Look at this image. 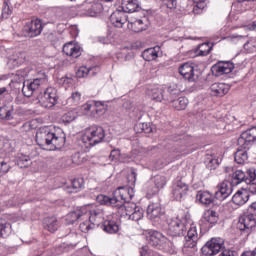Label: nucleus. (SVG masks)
<instances>
[{"instance_id":"nucleus-19","label":"nucleus","mask_w":256,"mask_h":256,"mask_svg":"<svg viewBox=\"0 0 256 256\" xmlns=\"http://www.w3.org/2000/svg\"><path fill=\"white\" fill-rule=\"evenodd\" d=\"M128 185L119 186L116 191H125L126 193H133L135 189V183L137 181V170L130 168V174H128Z\"/></svg>"},{"instance_id":"nucleus-7","label":"nucleus","mask_w":256,"mask_h":256,"mask_svg":"<svg viewBox=\"0 0 256 256\" xmlns=\"http://www.w3.org/2000/svg\"><path fill=\"white\" fill-rule=\"evenodd\" d=\"M225 249V240L221 237L212 238L202 248V255L213 256Z\"/></svg>"},{"instance_id":"nucleus-30","label":"nucleus","mask_w":256,"mask_h":256,"mask_svg":"<svg viewBox=\"0 0 256 256\" xmlns=\"http://www.w3.org/2000/svg\"><path fill=\"white\" fill-rule=\"evenodd\" d=\"M204 223L209 226V228L214 227V225H217L219 221V215L215 210H207L204 213Z\"/></svg>"},{"instance_id":"nucleus-48","label":"nucleus","mask_w":256,"mask_h":256,"mask_svg":"<svg viewBox=\"0 0 256 256\" xmlns=\"http://www.w3.org/2000/svg\"><path fill=\"white\" fill-rule=\"evenodd\" d=\"M87 76H89V67L87 66H81L76 72V77H78L79 79H83Z\"/></svg>"},{"instance_id":"nucleus-57","label":"nucleus","mask_w":256,"mask_h":256,"mask_svg":"<svg viewBox=\"0 0 256 256\" xmlns=\"http://www.w3.org/2000/svg\"><path fill=\"white\" fill-rule=\"evenodd\" d=\"M120 155H121L120 150H117V149L112 150L110 153L111 161H117V159H119Z\"/></svg>"},{"instance_id":"nucleus-1","label":"nucleus","mask_w":256,"mask_h":256,"mask_svg":"<svg viewBox=\"0 0 256 256\" xmlns=\"http://www.w3.org/2000/svg\"><path fill=\"white\" fill-rule=\"evenodd\" d=\"M168 235L171 237H184L183 253H195L197 251V243L199 241V233L195 223H187V220L179 217L172 218L168 222Z\"/></svg>"},{"instance_id":"nucleus-63","label":"nucleus","mask_w":256,"mask_h":256,"mask_svg":"<svg viewBox=\"0 0 256 256\" xmlns=\"http://www.w3.org/2000/svg\"><path fill=\"white\" fill-rule=\"evenodd\" d=\"M248 29H249L250 31H255V29H256V23L253 22L252 24H250V25L248 26Z\"/></svg>"},{"instance_id":"nucleus-62","label":"nucleus","mask_w":256,"mask_h":256,"mask_svg":"<svg viewBox=\"0 0 256 256\" xmlns=\"http://www.w3.org/2000/svg\"><path fill=\"white\" fill-rule=\"evenodd\" d=\"M174 196H176L174 198V201H181V198L183 197L181 193H176V194H174Z\"/></svg>"},{"instance_id":"nucleus-58","label":"nucleus","mask_w":256,"mask_h":256,"mask_svg":"<svg viewBox=\"0 0 256 256\" xmlns=\"http://www.w3.org/2000/svg\"><path fill=\"white\" fill-rule=\"evenodd\" d=\"M133 194L131 193H123L120 194L121 199H123L124 203H129L133 199Z\"/></svg>"},{"instance_id":"nucleus-20","label":"nucleus","mask_w":256,"mask_h":256,"mask_svg":"<svg viewBox=\"0 0 256 256\" xmlns=\"http://www.w3.org/2000/svg\"><path fill=\"white\" fill-rule=\"evenodd\" d=\"M110 23L114 27H118L119 29L123 28V25L127 23V14L123 12V10H116L110 15Z\"/></svg>"},{"instance_id":"nucleus-17","label":"nucleus","mask_w":256,"mask_h":256,"mask_svg":"<svg viewBox=\"0 0 256 256\" xmlns=\"http://www.w3.org/2000/svg\"><path fill=\"white\" fill-rule=\"evenodd\" d=\"M90 208L91 206H82L68 213L66 215V221L68 225H73L75 221H79V219H83L84 215L89 211Z\"/></svg>"},{"instance_id":"nucleus-6","label":"nucleus","mask_w":256,"mask_h":256,"mask_svg":"<svg viewBox=\"0 0 256 256\" xmlns=\"http://www.w3.org/2000/svg\"><path fill=\"white\" fill-rule=\"evenodd\" d=\"M256 225V202L250 206V211L239 217L237 229L246 233H251V230Z\"/></svg>"},{"instance_id":"nucleus-18","label":"nucleus","mask_w":256,"mask_h":256,"mask_svg":"<svg viewBox=\"0 0 256 256\" xmlns=\"http://www.w3.org/2000/svg\"><path fill=\"white\" fill-rule=\"evenodd\" d=\"M99 227H101L102 231H105V233H110L113 235L119 232V221L117 218H108L102 223L100 222Z\"/></svg>"},{"instance_id":"nucleus-21","label":"nucleus","mask_w":256,"mask_h":256,"mask_svg":"<svg viewBox=\"0 0 256 256\" xmlns=\"http://www.w3.org/2000/svg\"><path fill=\"white\" fill-rule=\"evenodd\" d=\"M164 213L165 211H163V208H161V204L159 203H151L147 207V216L151 221L159 219Z\"/></svg>"},{"instance_id":"nucleus-50","label":"nucleus","mask_w":256,"mask_h":256,"mask_svg":"<svg viewBox=\"0 0 256 256\" xmlns=\"http://www.w3.org/2000/svg\"><path fill=\"white\" fill-rule=\"evenodd\" d=\"M247 175H248V177H246L245 183H247L249 185V183H253V181H255V179H256L255 168L248 169Z\"/></svg>"},{"instance_id":"nucleus-45","label":"nucleus","mask_w":256,"mask_h":256,"mask_svg":"<svg viewBox=\"0 0 256 256\" xmlns=\"http://www.w3.org/2000/svg\"><path fill=\"white\" fill-rule=\"evenodd\" d=\"M59 85L64 87L65 89H69V87H73V78L71 77H62L58 80Z\"/></svg>"},{"instance_id":"nucleus-31","label":"nucleus","mask_w":256,"mask_h":256,"mask_svg":"<svg viewBox=\"0 0 256 256\" xmlns=\"http://www.w3.org/2000/svg\"><path fill=\"white\" fill-rule=\"evenodd\" d=\"M139 9V1L137 0H123L122 11L124 13H135Z\"/></svg>"},{"instance_id":"nucleus-5","label":"nucleus","mask_w":256,"mask_h":256,"mask_svg":"<svg viewBox=\"0 0 256 256\" xmlns=\"http://www.w3.org/2000/svg\"><path fill=\"white\" fill-rule=\"evenodd\" d=\"M82 219H86L84 222L80 223V230L82 233H89L91 229L99 227L101 221H103V211L101 209H89Z\"/></svg>"},{"instance_id":"nucleus-4","label":"nucleus","mask_w":256,"mask_h":256,"mask_svg":"<svg viewBox=\"0 0 256 256\" xmlns=\"http://www.w3.org/2000/svg\"><path fill=\"white\" fill-rule=\"evenodd\" d=\"M105 140V129L101 126H91L84 130L81 137L82 143L85 147H94V145H99Z\"/></svg>"},{"instance_id":"nucleus-43","label":"nucleus","mask_w":256,"mask_h":256,"mask_svg":"<svg viewBox=\"0 0 256 256\" xmlns=\"http://www.w3.org/2000/svg\"><path fill=\"white\" fill-rule=\"evenodd\" d=\"M77 119V110L68 111L66 114L62 116V120L64 123H71Z\"/></svg>"},{"instance_id":"nucleus-61","label":"nucleus","mask_w":256,"mask_h":256,"mask_svg":"<svg viewBox=\"0 0 256 256\" xmlns=\"http://www.w3.org/2000/svg\"><path fill=\"white\" fill-rule=\"evenodd\" d=\"M140 256H149V253L147 252V247H142L141 248Z\"/></svg>"},{"instance_id":"nucleus-24","label":"nucleus","mask_w":256,"mask_h":256,"mask_svg":"<svg viewBox=\"0 0 256 256\" xmlns=\"http://www.w3.org/2000/svg\"><path fill=\"white\" fill-rule=\"evenodd\" d=\"M23 63H25V53L15 52L12 55L8 56V66L11 69H15V67L23 65Z\"/></svg>"},{"instance_id":"nucleus-42","label":"nucleus","mask_w":256,"mask_h":256,"mask_svg":"<svg viewBox=\"0 0 256 256\" xmlns=\"http://www.w3.org/2000/svg\"><path fill=\"white\" fill-rule=\"evenodd\" d=\"M35 73V70H33V67L27 66L26 68H22L17 71V76L21 77L22 79H25V77H29V75H33Z\"/></svg>"},{"instance_id":"nucleus-55","label":"nucleus","mask_w":256,"mask_h":256,"mask_svg":"<svg viewBox=\"0 0 256 256\" xmlns=\"http://www.w3.org/2000/svg\"><path fill=\"white\" fill-rule=\"evenodd\" d=\"M207 161L209 169H215L216 167L219 166V160L213 158V156H208Z\"/></svg>"},{"instance_id":"nucleus-26","label":"nucleus","mask_w":256,"mask_h":256,"mask_svg":"<svg viewBox=\"0 0 256 256\" xmlns=\"http://www.w3.org/2000/svg\"><path fill=\"white\" fill-rule=\"evenodd\" d=\"M43 227L46 231H49V233H55L60 227L59 220H57L55 216L46 217L43 220Z\"/></svg>"},{"instance_id":"nucleus-13","label":"nucleus","mask_w":256,"mask_h":256,"mask_svg":"<svg viewBox=\"0 0 256 256\" xmlns=\"http://www.w3.org/2000/svg\"><path fill=\"white\" fill-rule=\"evenodd\" d=\"M43 31V23L41 19H33L28 21L24 26V32L28 37H39Z\"/></svg>"},{"instance_id":"nucleus-12","label":"nucleus","mask_w":256,"mask_h":256,"mask_svg":"<svg viewBox=\"0 0 256 256\" xmlns=\"http://www.w3.org/2000/svg\"><path fill=\"white\" fill-rule=\"evenodd\" d=\"M231 194L227 193H199L196 195V201L198 203H201V205H211V203H214L215 199L218 201H225L227 199V196Z\"/></svg>"},{"instance_id":"nucleus-34","label":"nucleus","mask_w":256,"mask_h":256,"mask_svg":"<svg viewBox=\"0 0 256 256\" xmlns=\"http://www.w3.org/2000/svg\"><path fill=\"white\" fill-rule=\"evenodd\" d=\"M147 20L146 19H138L135 20L132 23V29L135 33H141V31H147V24H146Z\"/></svg>"},{"instance_id":"nucleus-40","label":"nucleus","mask_w":256,"mask_h":256,"mask_svg":"<svg viewBox=\"0 0 256 256\" xmlns=\"http://www.w3.org/2000/svg\"><path fill=\"white\" fill-rule=\"evenodd\" d=\"M150 97L153 99V101H163V89L160 87L153 88L151 90Z\"/></svg>"},{"instance_id":"nucleus-16","label":"nucleus","mask_w":256,"mask_h":256,"mask_svg":"<svg viewBox=\"0 0 256 256\" xmlns=\"http://www.w3.org/2000/svg\"><path fill=\"white\" fill-rule=\"evenodd\" d=\"M235 69V65L231 62H219L212 67V72L216 77L221 75H229Z\"/></svg>"},{"instance_id":"nucleus-10","label":"nucleus","mask_w":256,"mask_h":256,"mask_svg":"<svg viewBox=\"0 0 256 256\" xmlns=\"http://www.w3.org/2000/svg\"><path fill=\"white\" fill-rule=\"evenodd\" d=\"M58 99L59 98L57 97V89L53 87H48L41 96L39 103L45 109H52V107H55V105H57Z\"/></svg>"},{"instance_id":"nucleus-60","label":"nucleus","mask_w":256,"mask_h":256,"mask_svg":"<svg viewBox=\"0 0 256 256\" xmlns=\"http://www.w3.org/2000/svg\"><path fill=\"white\" fill-rule=\"evenodd\" d=\"M244 49L249 52L255 51V48H251V42L249 41L244 44Z\"/></svg>"},{"instance_id":"nucleus-25","label":"nucleus","mask_w":256,"mask_h":256,"mask_svg":"<svg viewBox=\"0 0 256 256\" xmlns=\"http://www.w3.org/2000/svg\"><path fill=\"white\" fill-rule=\"evenodd\" d=\"M210 91L214 97H224L229 93V86L225 83H214L211 85Z\"/></svg>"},{"instance_id":"nucleus-23","label":"nucleus","mask_w":256,"mask_h":256,"mask_svg":"<svg viewBox=\"0 0 256 256\" xmlns=\"http://www.w3.org/2000/svg\"><path fill=\"white\" fill-rule=\"evenodd\" d=\"M63 53L68 57H73L77 59L81 55V47L74 42H68L63 46L62 49Z\"/></svg>"},{"instance_id":"nucleus-51","label":"nucleus","mask_w":256,"mask_h":256,"mask_svg":"<svg viewBox=\"0 0 256 256\" xmlns=\"http://www.w3.org/2000/svg\"><path fill=\"white\" fill-rule=\"evenodd\" d=\"M83 178H76L72 181V189H75L76 193L81 191L80 189L83 187Z\"/></svg>"},{"instance_id":"nucleus-47","label":"nucleus","mask_w":256,"mask_h":256,"mask_svg":"<svg viewBox=\"0 0 256 256\" xmlns=\"http://www.w3.org/2000/svg\"><path fill=\"white\" fill-rule=\"evenodd\" d=\"M13 110H7V108H0V117L1 119H7L8 121L13 119Z\"/></svg>"},{"instance_id":"nucleus-52","label":"nucleus","mask_w":256,"mask_h":256,"mask_svg":"<svg viewBox=\"0 0 256 256\" xmlns=\"http://www.w3.org/2000/svg\"><path fill=\"white\" fill-rule=\"evenodd\" d=\"M162 3L164 7H167V9H170L171 11L177 9V0H162Z\"/></svg>"},{"instance_id":"nucleus-46","label":"nucleus","mask_w":256,"mask_h":256,"mask_svg":"<svg viewBox=\"0 0 256 256\" xmlns=\"http://www.w3.org/2000/svg\"><path fill=\"white\" fill-rule=\"evenodd\" d=\"M195 6L193 8V12L197 15L205 9V0H193Z\"/></svg>"},{"instance_id":"nucleus-28","label":"nucleus","mask_w":256,"mask_h":256,"mask_svg":"<svg viewBox=\"0 0 256 256\" xmlns=\"http://www.w3.org/2000/svg\"><path fill=\"white\" fill-rule=\"evenodd\" d=\"M225 171L226 173H228L229 177H231L232 175V181L236 185H239V183H242V181H246L247 179L245 172H243L242 170H236L234 172L233 168H226Z\"/></svg>"},{"instance_id":"nucleus-37","label":"nucleus","mask_w":256,"mask_h":256,"mask_svg":"<svg viewBox=\"0 0 256 256\" xmlns=\"http://www.w3.org/2000/svg\"><path fill=\"white\" fill-rule=\"evenodd\" d=\"M213 49V44L209 42L202 43L198 46L197 52L198 55L201 57L207 56L208 53H211V50Z\"/></svg>"},{"instance_id":"nucleus-49","label":"nucleus","mask_w":256,"mask_h":256,"mask_svg":"<svg viewBox=\"0 0 256 256\" xmlns=\"http://www.w3.org/2000/svg\"><path fill=\"white\" fill-rule=\"evenodd\" d=\"M68 101L74 105H79L81 103V92H73Z\"/></svg>"},{"instance_id":"nucleus-53","label":"nucleus","mask_w":256,"mask_h":256,"mask_svg":"<svg viewBox=\"0 0 256 256\" xmlns=\"http://www.w3.org/2000/svg\"><path fill=\"white\" fill-rule=\"evenodd\" d=\"M155 185L158 189H163L167 185V178L160 176L155 179Z\"/></svg>"},{"instance_id":"nucleus-54","label":"nucleus","mask_w":256,"mask_h":256,"mask_svg":"<svg viewBox=\"0 0 256 256\" xmlns=\"http://www.w3.org/2000/svg\"><path fill=\"white\" fill-rule=\"evenodd\" d=\"M11 169V165L5 161H0V175H5L6 173H9V170Z\"/></svg>"},{"instance_id":"nucleus-29","label":"nucleus","mask_w":256,"mask_h":256,"mask_svg":"<svg viewBox=\"0 0 256 256\" xmlns=\"http://www.w3.org/2000/svg\"><path fill=\"white\" fill-rule=\"evenodd\" d=\"M97 107H103V103L90 100L81 106V110L83 115H89V113H93V111L99 113V109H97Z\"/></svg>"},{"instance_id":"nucleus-64","label":"nucleus","mask_w":256,"mask_h":256,"mask_svg":"<svg viewBox=\"0 0 256 256\" xmlns=\"http://www.w3.org/2000/svg\"><path fill=\"white\" fill-rule=\"evenodd\" d=\"M241 256H253V253H251L250 251H245L241 254Z\"/></svg>"},{"instance_id":"nucleus-2","label":"nucleus","mask_w":256,"mask_h":256,"mask_svg":"<svg viewBox=\"0 0 256 256\" xmlns=\"http://www.w3.org/2000/svg\"><path fill=\"white\" fill-rule=\"evenodd\" d=\"M36 143L41 149L55 151V149H61L65 145V134L63 132L57 134L53 129L44 126L36 132Z\"/></svg>"},{"instance_id":"nucleus-44","label":"nucleus","mask_w":256,"mask_h":256,"mask_svg":"<svg viewBox=\"0 0 256 256\" xmlns=\"http://www.w3.org/2000/svg\"><path fill=\"white\" fill-rule=\"evenodd\" d=\"M137 133H151V127L147 123H138L134 127Z\"/></svg>"},{"instance_id":"nucleus-41","label":"nucleus","mask_w":256,"mask_h":256,"mask_svg":"<svg viewBox=\"0 0 256 256\" xmlns=\"http://www.w3.org/2000/svg\"><path fill=\"white\" fill-rule=\"evenodd\" d=\"M173 189L175 193H186V191H189V186L183 181H176L173 184Z\"/></svg>"},{"instance_id":"nucleus-33","label":"nucleus","mask_w":256,"mask_h":256,"mask_svg":"<svg viewBox=\"0 0 256 256\" xmlns=\"http://www.w3.org/2000/svg\"><path fill=\"white\" fill-rule=\"evenodd\" d=\"M249 201V194L248 193H235L232 196V203L241 207V205H245Z\"/></svg>"},{"instance_id":"nucleus-15","label":"nucleus","mask_w":256,"mask_h":256,"mask_svg":"<svg viewBox=\"0 0 256 256\" xmlns=\"http://www.w3.org/2000/svg\"><path fill=\"white\" fill-rule=\"evenodd\" d=\"M179 73L186 79V81H189L190 83H194V81H197L199 77L195 74V68L190 63H184L179 67Z\"/></svg>"},{"instance_id":"nucleus-22","label":"nucleus","mask_w":256,"mask_h":256,"mask_svg":"<svg viewBox=\"0 0 256 256\" xmlns=\"http://www.w3.org/2000/svg\"><path fill=\"white\" fill-rule=\"evenodd\" d=\"M97 203L100 205H108L109 207H119V198L117 196L111 194L107 196L105 194H99L96 196Z\"/></svg>"},{"instance_id":"nucleus-35","label":"nucleus","mask_w":256,"mask_h":256,"mask_svg":"<svg viewBox=\"0 0 256 256\" xmlns=\"http://www.w3.org/2000/svg\"><path fill=\"white\" fill-rule=\"evenodd\" d=\"M31 164V158L24 154H18L16 157V165L20 167L21 169L27 167Z\"/></svg>"},{"instance_id":"nucleus-38","label":"nucleus","mask_w":256,"mask_h":256,"mask_svg":"<svg viewBox=\"0 0 256 256\" xmlns=\"http://www.w3.org/2000/svg\"><path fill=\"white\" fill-rule=\"evenodd\" d=\"M216 193H233L232 185L229 181H223L217 185Z\"/></svg>"},{"instance_id":"nucleus-39","label":"nucleus","mask_w":256,"mask_h":256,"mask_svg":"<svg viewBox=\"0 0 256 256\" xmlns=\"http://www.w3.org/2000/svg\"><path fill=\"white\" fill-rule=\"evenodd\" d=\"M13 14V6L8 1H4L2 6V19H9Z\"/></svg>"},{"instance_id":"nucleus-56","label":"nucleus","mask_w":256,"mask_h":256,"mask_svg":"<svg viewBox=\"0 0 256 256\" xmlns=\"http://www.w3.org/2000/svg\"><path fill=\"white\" fill-rule=\"evenodd\" d=\"M176 153H181V155L189 154V149L187 145H185V140H181V145L176 149Z\"/></svg>"},{"instance_id":"nucleus-59","label":"nucleus","mask_w":256,"mask_h":256,"mask_svg":"<svg viewBox=\"0 0 256 256\" xmlns=\"http://www.w3.org/2000/svg\"><path fill=\"white\" fill-rule=\"evenodd\" d=\"M88 69H89V75L91 77H93L94 75H97V73L101 71V68H99V66L88 67Z\"/></svg>"},{"instance_id":"nucleus-14","label":"nucleus","mask_w":256,"mask_h":256,"mask_svg":"<svg viewBox=\"0 0 256 256\" xmlns=\"http://www.w3.org/2000/svg\"><path fill=\"white\" fill-rule=\"evenodd\" d=\"M167 101L172 103V107L177 109V111H183L187 109V105H189V100L186 97H179L177 96V92L170 93Z\"/></svg>"},{"instance_id":"nucleus-27","label":"nucleus","mask_w":256,"mask_h":256,"mask_svg":"<svg viewBox=\"0 0 256 256\" xmlns=\"http://www.w3.org/2000/svg\"><path fill=\"white\" fill-rule=\"evenodd\" d=\"M161 53V47L155 46L153 48H147L142 52V57L144 61H155Z\"/></svg>"},{"instance_id":"nucleus-9","label":"nucleus","mask_w":256,"mask_h":256,"mask_svg":"<svg viewBox=\"0 0 256 256\" xmlns=\"http://www.w3.org/2000/svg\"><path fill=\"white\" fill-rule=\"evenodd\" d=\"M36 78L33 79L32 82L24 83L22 88V93L25 97H31L34 91H37L45 81H47V75L45 73L38 74Z\"/></svg>"},{"instance_id":"nucleus-11","label":"nucleus","mask_w":256,"mask_h":256,"mask_svg":"<svg viewBox=\"0 0 256 256\" xmlns=\"http://www.w3.org/2000/svg\"><path fill=\"white\" fill-rule=\"evenodd\" d=\"M256 141V127H252L243 132L238 138V145L240 149H249Z\"/></svg>"},{"instance_id":"nucleus-36","label":"nucleus","mask_w":256,"mask_h":256,"mask_svg":"<svg viewBox=\"0 0 256 256\" xmlns=\"http://www.w3.org/2000/svg\"><path fill=\"white\" fill-rule=\"evenodd\" d=\"M11 233H13V228L11 226V223L0 224V238L7 239V237H9Z\"/></svg>"},{"instance_id":"nucleus-3","label":"nucleus","mask_w":256,"mask_h":256,"mask_svg":"<svg viewBox=\"0 0 256 256\" xmlns=\"http://www.w3.org/2000/svg\"><path fill=\"white\" fill-rule=\"evenodd\" d=\"M146 241L151 247H155L163 253L169 255H177V247L173 244V241L167 239L163 233L157 230H149L146 234Z\"/></svg>"},{"instance_id":"nucleus-8","label":"nucleus","mask_w":256,"mask_h":256,"mask_svg":"<svg viewBox=\"0 0 256 256\" xmlns=\"http://www.w3.org/2000/svg\"><path fill=\"white\" fill-rule=\"evenodd\" d=\"M121 209L124 211V216L130 221H141L145 213L143 208H141V206H137L135 203H127L122 206Z\"/></svg>"},{"instance_id":"nucleus-32","label":"nucleus","mask_w":256,"mask_h":256,"mask_svg":"<svg viewBox=\"0 0 256 256\" xmlns=\"http://www.w3.org/2000/svg\"><path fill=\"white\" fill-rule=\"evenodd\" d=\"M234 159L238 163V165H243L247 163L249 159V154H247V149L238 148V150L235 153Z\"/></svg>"}]
</instances>
